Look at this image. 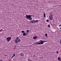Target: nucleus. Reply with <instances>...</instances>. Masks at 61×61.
<instances>
[{"instance_id":"1","label":"nucleus","mask_w":61,"mask_h":61,"mask_svg":"<svg viewBox=\"0 0 61 61\" xmlns=\"http://www.w3.org/2000/svg\"><path fill=\"white\" fill-rule=\"evenodd\" d=\"M42 40H40V41H41L39 43L38 42L37 43L38 45H43L44 44V42L42 41Z\"/></svg>"},{"instance_id":"2","label":"nucleus","mask_w":61,"mask_h":61,"mask_svg":"<svg viewBox=\"0 0 61 61\" xmlns=\"http://www.w3.org/2000/svg\"><path fill=\"white\" fill-rule=\"evenodd\" d=\"M6 39L7 42H9V41H10V40H11V38H10V37H8L6 38Z\"/></svg>"},{"instance_id":"3","label":"nucleus","mask_w":61,"mask_h":61,"mask_svg":"<svg viewBox=\"0 0 61 61\" xmlns=\"http://www.w3.org/2000/svg\"><path fill=\"white\" fill-rule=\"evenodd\" d=\"M31 15H26L25 17L27 19H28V18H29L30 17H31Z\"/></svg>"},{"instance_id":"4","label":"nucleus","mask_w":61,"mask_h":61,"mask_svg":"<svg viewBox=\"0 0 61 61\" xmlns=\"http://www.w3.org/2000/svg\"><path fill=\"white\" fill-rule=\"evenodd\" d=\"M31 22L32 23H35V20H31Z\"/></svg>"},{"instance_id":"5","label":"nucleus","mask_w":61,"mask_h":61,"mask_svg":"<svg viewBox=\"0 0 61 61\" xmlns=\"http://www.w3.org/2000/svg\"><path fill=\"white\" fill-rule=\"evenodd\" d=\"M20 55L22 56H24V54L23 53H20Z\"/></svg>"},{"instance_id":"6","label":"nucleus","mask_w":61,"mask_h":61,"mask_svg":"<svg viewBox=\"0 0 61 61\" xmlns=\"http://www.w3.org/2000/svg\"><path fill=\"white\" fill-rule=\"evenodd\" d=\"M37 37L36 36H35L33 37V39H35V40H36V39H37Z\"/></svg>"},{"instance_id":"7","label":"nucleus","mask_w":61,"mask_h":61,"mask_svg":"<svg viewBox=\"0 0 61 61\" xmlns=\"http://www.w3.org/2000/svg\"><path fill=\"white\" fill-rule=\"evenodd\" d=\"M15 42L17 44L18 43V41L17 40H15Z\"/></svg>"},{"instance_id":"8","label":"nucleus","mask_w":61,"mask_h":61,"mask_svg":"<svg viewBox=\"0 0 61 61\" xmlns=\"http://www.w3.org/2000/svg\"><path fill=\"white\" fill-rule=\"evenodd\" d=\"M58 59L59 61H61V58L60 59V57H58Z\"/></svg>"},{"instance_id":"9","label":"nucleus","mask_w":61,"mask_h":61,"mask_svg":"<svg viewBox=\"0 0 61 61\" xmlns=\"http://www.w3.org/2000/svg\"><path fill=\"white\" fill-rule=\"evenodd\" d=\"M29 18V19L30 20H31L32 19V17H31V16Z\"/></svg>"},{"instance_id":"10","label":"nucleus","mask_w":61,"mask_h":61,"mask_svg":"<svg viewBox=\"0 0 61 61\" xmlns=\"http://www.w3.org/2000/svg\"><path fill=\"white\" fill-rule=\"evenodd\" d=\"M38 20H35V23H37L38 22Z\"/></svg>"},{"instance_id":"11","label":"nucleus","mask_w":61,"mask_h":61,"mask_svg":"<svg viewBox=\"0 0 61 61\" xmlns=\"http://www.w3.org/2000/svg\"><path fill=\"white\" fill-rule=\"evenodd\" d=\"M50 17H52V14H50Z\"/></svg>"},{"instance_id":"12","label":"nucleus","mask_w":61,"mask_h":61,"mask_svg":"<svg viewBox=\"0 0 61 61\" xmlns=\"http://www.w3.org/2000/svg\"><path fill=\"white\" fill-rule=\"evenodd\" d=\"M22 34L24 36H25V33H23Z\"/></svg>"},{"instance_id":"13","label":"nucleus","mask_w":61,"mask_h":61,"mask_svg":"<svg viewBox=\"0 0 61 61\" xmlns=\"http://www.w3.org/2000/svg\"><path fill=\"white\" fill-rule=\"evenodd\" d=\"M44 17L45 18H46V14L45 13H44Z\"/></svg>"},{"instance_id":"14","label":"nucleus","mask_w":61,"mask_h":61,"mask_svg":"<svg viewBox=\"0 0 61 61\" xmlns=\"http://www.w3.org/2000/svg\"><path fill=\"white\" fill-rule=\"evenodd\" d=\"M20 41H21V40H20V39L18 40V42H20Z\"/></svg>"},{"instance_id":"15","label":"nucleus","mask_w":61,"mask_h":61,"mask_svg":"<svg viewBox=\"0 0 61 61\" xmlns=\"http://www.w3.org/2000/svg\"><path fill=\"white\" fill-rule=\"evenodd\" d=\"M50 19L51 20H52V17H50Z\"/></svg>"},{"instance_id":"16","label":"nucleus","mask_w":61,"mask_h":61,"mask_svg":"<svg viewBox=\"0 0 61 61\" xmlns=\"http://www.w3.org/2000/svg\"><path fill=\"white\" fill-rule=\"evenodd\" d=\"M21 32H22V33H25V31H24V30H22L21 31Z\"/></svg>"},{"instance_id":"17","label":"nucleus","mask_w":61,"mask_h":61,"mask_svg":"<svg viewBox=\"0 0 61 61\" xmlns=\"http://www.w3.org/2000/svg\"><path fill=\"white\" fill-rule=\"evenodd\" d=\"M26 32L27 33H29V30H27Z\"/></svg>"},{"instance_id":"18","label":"nucleus","mask_w":61,"mask_h":61,"mask_svg":"<svg viewBox=\"0 0 61 61\" xmlns=\"http://www.w3.org/2000/svg\"><path fill=\"white\" fill-rule=\"evenodd\" d=\"M48 27H50V25H48Z\"/></svg>"},{"instance_id":"19","label":"nucleus","mask_w":61,"mask_h":61,"mask_svg":"<svg viewBox=\"0 0 61 61\" xmlns=\"http://www.w3.org/2000/svg\"><path fill=\"white\" fill-rule=\"evenodd\" d=\"M16 40H18L19 39V38L18 37H17V38H16Z\"/></svg>"},{"instance_id":"20","label":"nucleus","mask_w":61,"mask_h":61,"mask_svg":"<svg viewBox=\"0 0 61 61\" xmlns=\"http://www.w3.org/2000/svg\"><path fill=\"white\" fill-rule=\"evenodd\" d=\"M45 36H46V37H47V34H45Z\"/></svg>"},{"instance_id":"21","label":"nucleus","mask_w":61,"mask_h":61,"mask_svg":"<svg viewBox=\"0 0 61 61\" xmlns=\"http://www.w3.org/2000/svg\"><path fill=\"white\" fill-rule=\"evenodd\" d=\"M28 61H32L31 60H30V59H28Z\"/></svg>"},{"instance_id":"22","label":"nucleus","mask_w":61,"mask_h":61,"mask_svg":"<svg viewBox=\"0 0 61 61\" xmlns=\"http://www.w3.org/2000/svg\"><path fill=\"white\" fill-rule=\"evenodd\" d=\"M27 35H28V34L27 33H26L25 34V36H26Z\"/></svg>"},{"instance_id":"23","label":"nucleus","mask_w":61,"mask_h":61,"mask_svg":"<svg viewBox=\"0 0 61 61\" xmlns=\"http://www.w3.org/2000/svg\"><path fill=\"white\" fill-rule=\"evenodd\" d=\"M60 44H61V39L60 40Z\"/></svg>"},{"instance_id":"24","label":"nucleus","mask_w":61,"mask_h":61,"mask_svg":"<svg viewBox=\"0 0 61 61\" xmlns=\"http://www.w3.org/2000/svg\"><path fill=\"white\" fill-rule=\"evenodd\" d=\"M15 53H14V54L13 55V56H15Z\"/></svg>"},{"instance_id":"25","label":"nucleus","mask_w":61,"mask_h":61,"mask_svg":"<svg viewBox=\"0 0 61 61\" xmlns=\"http://www.w3.org/2000/svg\"><path fill=\"white\" fill-rule=\"evenodd\" d=\"M43 41L44 43L45 42H46V41Z\"/></svg>"},{"instance_id":"26","label":"nucleus","mask_w":61,"mask_h":61,"mask_svg":"<svg viewBox=\"0 0 61 61\" xmlns=\"http://www.w3.org/2000/svg\"><path fill=\"white\" fill-rule=\"evenodd\" d=\"M37 42H36L35 43V45H38L37 44Z\"/></svg>"},{"instance_id":"27","label":"nucleus","mask_w":61,"mask_h":61,"mask_svg":"<svg viewBox=\"0 0 61 61\" xmlns=\"http://www.w3.org/2000/svg\"><path fill=\"white\" fill-rule=\"evenodd\" d=\"M46 22H48V20H46Z\"/></svg>"},{"instance_id":"28","label":"nucleus","mask_w":61,"mask_h":61,"mask_svg":"<svg viewBox=\"0 0 61 61\" xmlns=\"http://www.w3.org/2000/svg\"><path fill=\"white\" fill-rule=\"evenodd\" d=\"M14 57V56H12L11 57V58H13Z\"/></svg>"},{"instance_id":"29","label":"nucleus","mask_w":61,"mask_h":61,"mask_svg":"<svg viewBox=\"0 0 61 61\" xmlns=\"http://www.w3.org/2000/svg\"><path fill=\"white\" fill-rule=\"evenodd\" d=\"M56 53H57V54H58V53H59L58 52V51H56Z\"/></svg>"},{"instance_id":"30","label":"nucleus","mask_w":61,"mask_h":61,"mask_svg":"<svg viewBox=\"0 0 61 61\" xmlns=\"http://www.w3.org/2000/svg\"><path fill=\"white\" fill-rule=\"evenodd\" d=\"M13 60H15V58Z\"/></svg>"},{"instance_id":"31","label":"nucleus","mask_w":61,"mask_h":61,"mask_svg":"<svg viewBox=\"0 0 61 61\" xmlns=\"http://www.w3.org/2000/svg\"><path fill=\"white\" fill-rule=\"evenodd\" d=\"M0 32H2V30H0Z\"/></svg>"},{"instance_id":"32","label":"nucleus","mask_w":61,"mask_h":61,"mask_svg":"<svg viewBox=\"0 0 61 61\" xmlns=\"http://www.w3.org/2000/svg\"><path fill=\"white\" fill-rule=\"evenodd\" d=\"M59 26H61V24L59 25Z\"/></svg>"},{"instance_id":"33","label":"nucleus","mask_w":61,"mask_h":61,"mask_svg":"<svg viewBox=\"0 0 61 61\" xmlns=\"http://www.w3.org/2000/svg\"><path fill=\"white\" fill-rule=\"evenodd\" d=\"M35 55L34 56V57H35Z\"/></svg>"},{"instance_id":"34","label":"nucleus","mask_w":61,"mask_h":61,"mask_svg":"<svg viewBox=\"0 0 61 61\" xmlns=\"http://www.w3.org/2000/svg\"><path fill=\"white\" fill-rule=\"evenodd\" d=\"M0 61H3L1 60Z\"/></svg>"},{"instance_id":"35","label":"nucleus","mask_w":61,"mask_h":61,"mask_svg":"<svg viewBox=\"0 0 61 61\" xmlns=\"http://www.w3.org/2000/svg\"><path fill=\"white\" fill-rule=\"evenodd\" d=\"M60 29H61V27L60 28Z\"/></svg>"},{"instance_id":"36","label":"nucleus","mask_w":61,"mask_h":61,"mask_svg":"<svg viewBox=\"0 0 61 61\" xmlns=\"http://www.w3.org/2000/svg\"><path fill=\"white\" fill-rule=\"evenodd\" d=\"M53 21H54V20H53Z\"/></svg>"}]
</instances>
